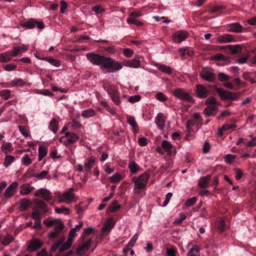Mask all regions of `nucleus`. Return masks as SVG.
I'll use <instances>...</instances> for the list:
<instances>
[{"mask_svg":"<svg viewBox=\"0 0 256 256\" xmlns=\"http://www.w3.org/2000/svg\"><path fill=\"white\" fill-rule=\"evenodd\" d=\"M86 57L88 60L93 64L107 69L110 72H115L122 68V65L120 62L110 57L92 53L87 54Z\"/></svg>","mask_w":256,"mask_h":256,"instance_id":"1","label":"nucleus"},{"mask_svg":"<svg viewBox=\"0 0 256 256\" xmlns=\"http://www.w3.org/2000/svg\"><path fill=\"white\" fill-rule=\"evenodd\" d=\"M150 176L148 173L144 172L138 176H135L132 178V182L134 184L133 191L135 194H140L146 188Z\"/></svg>","mask_w":256,"mask_h":256,"instance_id":"2","label":"nucleus"},{"mask_svg":"<svg viewBox=\"0 0 256 256\" xmlns=\"http://www.w3.org/2000/svg\"><path fill=\"white\" fill-rule=\"evenodd\" d=\"M173 95L178 99L189 102H194V98L190 93L182 88H175L172 92Z\"/></svg>","mask_w":256,"mask_h":256,"instance_id":"3","label":"nucleus"},{"mask_svg":"<svg viewBox=\"0 0 256 256\" xmlns=\"http://www.w3.org/2000/svg\"><path fill=\"white\" fill-rule=\"evenodd\" d=\"M105 90L108 92L112 101L116 105H119L121 100L118 88L113 85H108L105 88Z\"/></svg>","mask_w":256,"mask_h":256,"instance_id":"4","label":"nucleus"},{"mask_svg":"<svg viewBox=\"0 0 256 256\" xmlns=\"http://www.w3.org/2000/svg\"><path fill=\"white\" fill-rule=\"evenodd\" d=\"M74 189L70 188L68 190L62 194L58 197V202L59 203L66 202V204H70L72 202H76L77 198L73 192Z\"/></svg>","mask_w":256,"mask_h":256,"instance_id":"5","label":"nucleus"},{"mask_svg":"<svg viewBox=\"0 0 256 256\" xmlns=\"http://www.w3.org/2000/svg\"><path fill=\"white\" fill-rule=\"evenodd\" d=\"M216 90L220 98L224 100H236L239 97L238 93L226 90L224 88H218Z\"/></svg>","mask_w":256,"mask_h":256,"instance_id":"6","label":"nucleus"},{"mask_svg":"<svg viewBox=\"0 0 256 256\" xmlns=\"http://www.w3.org/2000/svg\"><path fill=\"white\" fill-rule=\"evenodd\" d=\"M200 76L203 80L208 82H213L216 80L213 69L209 67L202 68L200 72Z\"/></svg>","mask_w":256,"mask_h":256,"instance_id":"7","label":"nucleus"},{"mask_svg":"<svg viewBox=\"0 0 256 256\" xmlns=\"http://www.w3.org/2000/svg\"><path fill=\"white\" fill-rule=\"evenodd\" d=\"M64 224L60 220L57 221L56 226H54V231L51 232L48 236L50 238H56L63 235V229Z\"/></svg>","mask_w":256,"mask_h":256,"instance_id":"8","label":"nucleus"},{"mask_svg":"<svg viewBox=\"0 0 256 256\" xmlns=\"http://www.w3.org/2000/svg\"><path fill=\"white\" fill-rule=\"evenodd\" d=\"M142 57L139 55H136L133 59L128 60L124 62V65L128 67L138 68L140 66V62Z\"/></svg>","mask_w":256,"mask_h":256,"instance_id":"9","label":"nucleus"},{"mask_svg":"<svg viewBox=\"0 0 256 256\" xmlns=\"http://www.w3.org/2000/svg\"><path fill=\"white\" fill-rule=\"evenodd\" d=\"M235 42V38L232 34H224L219 35L216 38V42L220 44L228 43Z\"/></svg>","mask_w":256,"mask_h":256,"instance_id":"10","label":"nucleus"},{"mask_svg":"<svg viewBox=\"0 0 256 256\" xmlns=\"http://www.w3.org/2000/svg\"><path fill=\"white\" fill-rule=\"evenodd\" d=\"M18 186V184L16 182H14L12 183L4 191V197L6 198H10L12 197L14 194Z\"/></svg>","mask_w":256,"mask_h":256,"instance_id":"11","label":"nucleus"},{"mask_svg":"<svg viewBox=\"0 0 256 256\" xmlns=\"http://www.w3.org/2000/svg\"><path fill=\"white\" fill-rule=\"evenodd\" d=\"M34 195L35 196L40 197L46 200H50L52 198L50 192L46 189L42 188L37 190Z\"/></svg>","mask_w":256,"mask_h":256,"instance_id":"12","label":"nucleus"},{"mask_svg":"<svg viewBox=\"0 0 256 256\" xmlns=\"http://www.w3.org/2000/svg\"><path fill=\"white\" fill-rule=\"evenodd\" d=\"M188 38V33L184 30H179L172 35L173 40L175 42L180 43L186 40Z\"/></svg>","mask_w":256,"mask_h":256,"instance_id":"13","label":"nucleus"},{"mask_svg":"<svg viewBox=\"0 0 256 256\" xmlns=\"http://www.w3.org/2000/svg\"><path fill=\"white\" fill-rule=\"evenodd\" d=\"M96 163V158L95 156H91L86 159L84 164V170L86 172H90L92 168Z\"/></svg>","mask_w":256,"mask_h":256,"instance_id":"14","label":"nucleus"},{"mask_svg":"<svg viewBox=\"0 0 256 256\" xmlns=\"http://www.w3.org/2000/svg\"><path fill=\"white\" fill-rule=\"evenodd\" d=\"M208 90L204 86L201 84H197L196 86V96L200 98H204L207 97L208 94Z\"/></svg>","mask_w":256,"mask_h":256,"instance_id":"15","label":"nucleus"},{"mask_svg":"<svg viewBox=\"0 0 256 256\" xmlns=\"http://www.w3.org/2000/svg\"><path fill=\"white\" fill-rule=\"evenodd\" d=\"M42 244V242L38 239H34L31 240L28 246V250L32 252L40 248Z\"/></svg>","mask_w":256,"mask_h":256,"instance_id":"16","label":"nucleus"},{"mask_svg":"<svg viewBox=\"0 0 256 256\" xmlns=\"http://www.w3.org/2000/svg\"><path fill=\"white\" fill-rule=\"evenodd\" d=\"M161 146L168 155L170 156L172 154V150L174 146L170 142L166 140H162Z\"/></svg>","mask_w":256,"mask_h":256,"instance_id":"17","label":"nucleus"},{"mask_svg":"<svg viewBox=\"0 0 256 256\" xmlns=\"http://www.w3.org/2000/svg\"><path fill=\"white\" fill-rule=\"evenodd\" d=\"M115 225V222L113 218L108 219L104 224L102 228V232H110Z\"/></svg>","mask_w":256,"mask_h":256,"instance_id":"18","label":"nucleus"},{"mask_svg":"<svg viewBox=\"0 0 256 256\" xmlns=\"http://www.w3.org/2000/svg\"><path fill=\"white\" fill-rule=\"evenodd\" d=\"M226 28L228 30L234 32H240L243 30L242 26L238 22L230 24Z\"/></svg>","mask_w":256,"mask_h":256,"instance_id":"19","label":"nucleus"},{"mask_svg":"<svg viewBox=\"0 0 256 256\" xmlns=\"http://www.w3.org/2000/svg\"><path fill=\"white\" fill-rule=\"evenodd\" d=\"M14 240L13 236L7 233L6 235L1 236V243L4 246H8L12 243Z\"/></svg>","mask_w":256,"mask_h":256,"instance_id":"20","label":"nucleus"},{"mask_svg":"<svg viewBox=\"0 0 256 256\" xmlns=\"http://www.w3.org/2000/svg\"><path fill=\"white\" fill-rule=\"evenodd\" d=\"M28 48V46L24 44H22L19 46L14 47L12 52L14 56H17L20 53H23L26 52Z\"/></svg>","mask_w":256,"mask_h":256,"instance_id":"21","label":"nucleus"},{"mask_svg":"<svg viewBox=\"0 0 256 256\" xmlns=\"http://www.w3.org/2000/svg\"><path fill=\"white\" fill-rule=\"evenodd\" d=\"M34 190V187L28 183L23 184L20 189V193L22 195H27Z\"/></svg>","mask_w":256,"mask_h":256,"instance_id":"22","label":"nucleus"},{"mask_svg":"<svg viewBox=\"0 0 256 256\" xmlns=\"http://www.w3.org/2000/svg\"><path fill=\"white\" fill-rule=\"evenodd\" d=\"M154 122L160 130H163L164 126V120L163 114L158 113L155 118Z\"/></svg>","mask_w":256,"mask_h":256,"instance_id":"23","label":"nucleus"},{"mask_svg":"<svg viewBox=\"0 0 256 256\" xmlns=\"http://www.w3.org/2000/svg\"><path fill=\"white\" fill-rule=\"evenodd\" d=\"M13 56L11 51L2 52L0 54V62H8L12 60Z\"/></svg>","mask_w":256,"mask_h":256,"instance_id":"24","label":"nucleus"},{"mask_svg":"<svg viewBox=\"0 0 256 256\" xmlns=\"http://www.w3.org/2000/svg\"><path fill=\"white\" fill-rule=\"evenodd\" d=\"M92 240L89 239L85 242L81 246H79L77 249V253L78 254H82L84 252L87 250L91 245Z\"/></svg>","mask_w":256,"mask_h":256,"instance_id":"25","label":"nucleus"},{"mask_svg":"<svg viewBox=\"0 0 256 256\" xmlns=\"http://www.w3.org/2000/svg\"><path fill=\"white\" fill-rule=\"evenodd\" d=\"M126 121L132 127L134 133L138 132L137 128L138 125L136 121L135 118L132 116H126Z\"/></svg>","mask_w":256,"mask_h":256,"instance_id":"26","label":"nucleus"},{"mask_svg":"<svg viewBox=\"0 0 256 256\" xmlns=\"http://www.w3.org/2000/svg\"><path fill=\"white\" fill-rule=\"evenodd\" d=\"M218 110V108L215 105L208 106L204 108V113L206 116H214L216 112Z\"/></svg>","mask_w":256,"mask_h":256,"instance_id":"27","label":"nucleus"},{"mask_svg":"<svg viewBox=\"0 0 256 256\" xmlns=\"http://www.w3.org/2000/svg\"><path fill=\"white\" fill-rule=\"evenodd\" d=\"M156 67L161 72L165 74H170L172 73V69L169 66L161 64H156Z\"/></svg>","mask_w":256,"mask_h":256,"instance_id":"28","label":"nucleus"},{"mask_svg":"<svg viewBox=\"0 0 256 256\" xmlns=\"http://www.w3.org/2000/svg\"><path fill=\"white\" fill-rule=\"evenodd\" d=\"M48 128L53 133L56 134L58 129V122L56 118L52 119L49 124Z\"/></svg>","mask_w":256,"mask_h":256,"instance_id":"29","label":"nucleus"},{"mask_svg":"<svg viewBox=\"0 0 256 256\" xmlns=\"http://www.w3.org/2000/svg\"><path fill=\"white\" fill-rule=\"evenodd\" d=\"M210 180V176H209L201 177L198 180V186L200 188H206L208 185Z\"/></svg>","mask_w":256,"mask_h":256,"instance_id":"30","label":"nucleus"},{"mask_svg":"<svg viewBox=\"0 0 256 256\" xmlns=\"http://www.w3.org/2000/svg\"><path fill=\"white\" fill-rule=\"evenodd\" d=\"M78 140V137L76 134H72L69 138L64 141L63 144L66 146H69L76 142Z\"/></svg>","mask_w":256,"mask_h":256,"instance_id":"31","label":"nucleus"},{"mask_svg":"<svg viewBox=\"0 0 256 256\" xmlns=\"http://www.w3.org/2000/svg\"><path fill=\"white\" fill-rule=\"evenodd\" d=\"M200 247L197 245H194L188 251L187 256H200Z\"/></svg>","mask_w":256,"mask_h":256,"instance_id":"32","label":"nucleus"},{"mask_svg":"<svg viewBox=\"0 0 256 256\" xmlns=\"http://www.w3.org/2000/svg\"><path fill=\"white\" fill-rule=\"evenodd\" d=\"M128 168L132 174H136L140 170L138 165L134 161H131L128 164Z\"/></svg>","mask_w":256,"mask_h":256,"instance_id":"33","label":"nucleus"},{"mask_svg":"<svg viewBox=\"0 0 256 256\" xmlns=\"http://www.w3.org/2000/svg\"><path fill=\"white\" fill-rule=\"evenodd\" d=\"M96 115L95 110L92 108L85 110L82 112V116L84 118H90Z\"/></svg>","mask_w":256,"mask_h":256,"instance_id":"34","label":"nucleus"},{"mask_svg":"<svg viewBox=\"0 0 256 256\" xmlns=\"http://www.w3.org/2000/svg\"><path fill=\"white\" fill-rule=\"evenodd\" d=\"M26 84V82L24 80L18 78L14 79L10 84V86L14 87L16 86H22Z\"/></svg>","mask_w":256,"mask_h":256,"instance_id":"35","label":"nucleus"},{"mask_svg":"<svg viewBox=\"0 0 256 256\" xmlns=\"http://www.w3.org/2000/svg\"><path fill=\"white\" fill-rule=\"evenodd\" d=\"M30 205V201L27 198H22L20 202V209L21 211L26 210Z\"/></svg>","mask_w":256,"mask_h":256,"instance_id":"36","label":"nucleus"},{"mask_svg":"<svg viewBox=\"0 0 256 256\" xmlns=\"http://www.w3.org/2000/svg\"><path fill=\"white\" fill-rule=\"evenodd\" d=\"M212 60L222 61L224 64H228L230 62V58H228L225 56L221 53H218L214 55L212 57Z\"/></svg>","mask_w":256,"mask_h":256,"instance_id":"37","label":"nucleus"},{"mask_svg":"<svg viewBox=\"0 0 256 256\" xmlns=\"http://www.w3.org/2000/svg\"><path fill=\"white\" fill-rule=\"evenodd\" d=\"M48 150L46 148L43 146H40L38 148V161H41L47 154Z\"/></svg>","mask_w":256,"mask_h":256,"instance_id":"38","label":"nucleus"},{"mask_svg":"<svg viewBox=\"0 0 256 256\" xmlns=\"http://www.w3.org/2000/svg\"><path fill=\"white\" fill-rule=\"evenodd\" d=\"M34 208H37V210H41L43 212H46V204L42 200H38L36 201Z\"/></svg>","mask_w":256,"mask_h":256,"instance_id":"39","label":"nucleus"},{"mask_svg":"<svg viewBox=\"0 0 256 256\" xmlns=\"http://www.w3.org/2000/svg\"><path fill=\"white\" fill-rule=\"evenodd\" d=\"M123 178L122 174L120 173L116 172L112 176L109 178L110 181L114 184L118 182L120 180Z\"/></svg>","mask_w":256,"mask_h":256,"instance_id":"40","label":"nucleus"},{"mask_svg":"<svg viewBox=\"0 0 256 256\" xmlns=\"http://www.w3.org/2000/svg\"><path fill=\"white\" fill-rule=\"evenodd\" d=\"M34 176L39 180L50 179V175L48 174V172L46 170H42L39 174H36L34 175Z\"/></svg>","mask_w":256,"mask_h":256,"instance_id":"41","label":"nucleus"},{"mask_svg":"<svg viewBox=\"0 0 256 256\" xmlns=\"http://www.w3.org/2000/svg\"><path fill=\"white\" fill-rule=\"evenodd\" d=\"M126 22L128 24H134L136 26H142L143 23L138 20L137 18L130 16L126 20Z\"/></svg>","mask_w":256,"mask_h":256,"instance_id":"42","label":"nucleus"},{"mask_svg":"<svg viewBox=\"0 0 256 256\" xmlns=\"http://www.w3.org/2000/svg\"><path fill=\"white\" fill-rule=\"evenodd\" d=\"M72 241L71 240L68 238L66 242H64L60 247L59 250L60 252H62L70 248L72 246Z\"/></svg>","mask_w":256,"mask_h":256,"instance_id":"43","label":"nucleus"},{"mask_svg":"<svg viewBox=\"0 0 256 256\" xmlns=\"http://www.w3.org/2000/svg\"><path fill=\"white\" fill-rule=\"evenodd\" d=\"M242 48V47L239 44L236 45H228V50L232 54H236L238 53Z\"/></svg>","mask_w":256,"mask_h":256,"instance_id":"44","label":"nucleus"},{"mask_svg":"<svg viewBox=\"0 0 256 256\" xmlns=\"http://www.w3.org/2000/svg\"><path fill=\"white\" fill-rule=\"evenodd\" d=\"M1 149L5 154H7L12 150V144L10 142H6L2 146Z\"/></svg>","mask_w":256,"mask_h":256,"instance_id":"45","label":"nucleus"},{"mask_svg":"<svg viewBox=\"0 0 256 256\" xmlns=\"http://www.w3.org/2000/svg\"><path fill=\"white\" fill-rule=\"evenodd\" d=\"M32 162L31 158H30L28 154H25L22 158V165L28 166Z\"/></svg>","mask_w":256,"mask_h":256,"instance_id":"46","label":"nucleus"},{"mask_svg":"<svg viewBox=\"0 0 256 256\" xmlns=\"http://www.w3.org/2000/svg\"><path fill=\"white\" fill-rule=\"evenodd\" d=\"M14 160V157L12 156L6 155L4 162V166L8 168Z\"/></svg>","mask_w":256,"mask_h":256,"instance_id":"47","label":"nucleus"},{"mask_svg":"<svg viewBox=\"0 0 256 256\" xmlns=\"http://www.w3.org/2000/svg\"><path fill=\"white\" fill-rule=\"evenodd\" d=\"M54 212L58 214H63L64 215L69 214V209L64 206H62L61 208H56L54 209Z\"/></svg>","mask_w":256,"mask_h":256,"instance_id":"48","label":"nucleus"},{"mask_svg":"<svg viewBox=\"0 0 256 256\" xmlns=\"http://www.w3.org/2000/svg\"><path fill=\"white\" fill-rule=\"evenodd\" d=\"M64 238L62 236L56 242L52 247V251L54 252L62 244L64 240Z\"/></svg>","mask_w":256,"mask_h":256,"instance_id":"49","label":"nucleus"},{"mask_svg":"<svg viewBox=\"0 0 256 256\" xmlns=\"http://www.w3.org/2000/svg\"><path fill=\"white\" fill-rule=\"evenodd\" d=\"M236 128V125L232 124H224L222 126L219 128L220 132H224L230 129H232Z\"/></svg>","mask_w":256,"mask_h":256,"instance_id":"50","label":"nucleus"},{"mask_svg":"<svg viewBox=\"0 0 256 256\" xmlns=\"http://www.w3.org/2000/svg\"><path fill=\"white\" fill-rule=\"evenodd\" d=\"M236 156L232 154H226L224 156V160L226 164H230L232 163L234 159L236 158Z\"/></svg>","mask_w":256,"mask_h":256,"instance_id":"51","label":"nucleus"},{"mask_svg":"<svg viewBox=\"0 0 256 256\" xmlns=\"http://www.w3.org/2000/svg\"><path fill=\"white\" fill-rule=\"evenodd\" d=\"M35 93L37 94H42V95H44V96H52V93L49 90H35Z\"/></svg>","mask_w":256,"mask_h":256,"instance_id":"52","label":"nucleus"},{"mask_svg":"<svg viewBox=\"0 0 256 256\" xmlns=\"http://www.w3.org/2000/svg\"><path fill=\"white\" fill-rule=\"evenodd\" d=\"M120 206H121L118 204L116 200H114L111 204L110 211L114 212L120 208Z\"/></svg>","mask_w":256,"mask_h":256,"instance_id":"53","label":"nucleus"},{"mask_svg":"<svg viewBox=\"0 0 256 256\" xmlns=\"http://www.w3.org/2000/svg\"><path fill=\"white\" fill-rule=\"evenodd\" d=\"M24 26L27 28H33L36 27V21L32 19L29 20L24 23Z\"/></svg>","mask_w":256,"mask_h":256,"instance_id":"54","label":"nucleus"},{"mask_svg":"<svg viewBox=\"0 0 256 256\" xmlns=\"http://www.w3.org/2000/svg\"><path fill=\"white\" fill-rule=\"evenodd\" d=\"M218 78L220 82H224L228 80L230 77L223 72H220L218 76Z\"/></svg>","mask_w":256,"mask_h":256,"instance_id":"55","label":"nucleus"},{"mask_svg":"<svg viewBox=\"0 0 256 256\" xmlns=\"http://www.w3.org/2000/svg\"><path fill=\"white\" fill-rule=\"evenodd\" d=\"M2 67L6 71L10 72L15 70L17 66L14 64H9L2 66Z\"/></svg>","mask_w":256,"mask_h":256,"instance_id":"56","label":"nucleus"},{"mask_svg":"<svg viewBox=\"0 0 256 256\" xmlns=\"http://www.w3.org/2000/svg\"><path fill=\"white\" fill-rule=\"evenodd\" d=\"M11 91L9 90H4L0 92V96L5 100L10 98Z\"/></svg>","mask_w":256,"mask_h":256,"instance_id":"57","label":"nucleus"},{"mask_svg":"<svg viewBox=\"0 0 256 256\" xmlns=\"http://www.w3.org/2000/svg\"><path fill=\"white\" fill-rule=\"evenodd\" d=\"M32 218L34 220L40 219L41 213L38 210L34 208V210L32 214Z\"/></svg>","mask_w":256,"mask_h":256,"instance_id":"58","label":"nucleus"},{"mask_svg":"<svg viewBox=\"0 0 256 256\" xmlns=\"http://www.w3.org/2000/svg\"><path fill=\"white\" fill-rule=\"evenodd\" d=\"M156 98L158 100L162 102H164L168 99L167 96L162 92L157 93Z\"/></svg>","mask_w":256,"mask_h":256,"instance_id":"59","label":"nucleus"},{"mask_svg":"<svg viewBox=\"0 0 256 256\" xmlns=\"http://www.w3.org/2000/svg\"><path fill=\"white\" fill-rule=\"evenodd\" d=\"M93 232H94V229L92 226L86 228L84 230L82 236H88Z\"/></svg>","mask_w":256,"mask_h":256,"instance_id":"60","label":"nucleus"},{"mask_svg":"<svg viewBox=\"0 0 256 256\" xmlns=\"http://www.w3.org/2000/svg\"><path fill=\"white\" fill-rule=\"evenodd\" d=\"M68 125H70L74 129H78L82 127V124L76 120H74L72 122H69Z\"/></svg>","mask_w":256,"mask_h":256,"instance_id":"61","label":"nucleus"},{"mask_svg":"<svg viewBox=\"0 0 256 256\" xmlns=\"http://www.w3.org/2000/svg\"><path fill=\"white\" fill-rule=\"evenodd\" d=\"M141 96L140 95H134L130 96L128 100L130 102L134 104L139 102L140 100Z\"/></svg>","mask_w":256,"mask_h":256,"instance_id":"62","label":"nucleus"},{"mask_svg":"<svg viewBox=\"0 0 256 256\" xmlns=\"http://www.w3.org/2000/svg\"><path fill=\"white\" fill-rule=\"evenodd\" d=\"M218 226L219 230L221 232H224L226 230V224L223 219H220L218 222Z\"/></svg>","mask_w":256,"mask_h":256,"instance_id":"63","label":"nucleus"},{"mask_svg":"<svg viewBox=\"0 0 256 256\" xmlns=\"http://www.w3.org/2000/svg\"><path fill=\"white\" fill-rule=\"evenodd\" d=\"M134 53V51L130 48H125L123 52L124 56L127 58H131L133 56Z\"/></svg>","mask_w":256,"mask_h":256,"instance_id":"64","label":"nucleus"}]
</instances>
